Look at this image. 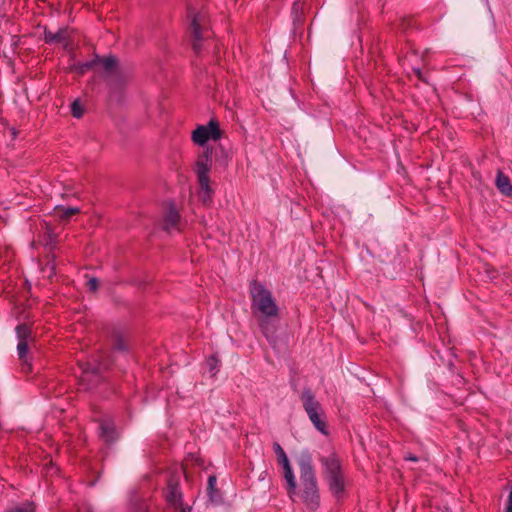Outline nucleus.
Returning <instances> with one entry per match:
<instances>
[{
	"label": "nucleus",
	"mask_w": 512,
	"mask_h": 512,
	"mask_svg": "<svg viewBox=\"0 0 512 512\" xmlns=\"http://www.w3.org/2000/svg\"><path fill=\"white\" fill-rule=\"evenodd\" d=\"M300 485L296 487V493L289 496L302 502L306 509L315 511L320 505V494L313 466L309 461L301 460L299 463Z\"/></svg>",
	"instance_id": "obj_1"
},
{
	"label": "nucleus",
	"mask_w": 512,
	"mask_h": 512,
	"mask_svg": "<svg viewBox=\"0 0 512 512\" xmlns=\"http://www.w3.org/2000/svg\"><path fill=\"white\" fill-rule=\"evenodd\" d=\"M253 313H259L264 318L278 316L279 308L271 294L261 283L252 281L249 285Z\"/></svg>",
	"instance_id": "obj_2"
},
{
	"label": "nucleus",
	"mask_w": 512,
	"mask_h": 512,
	"mask_svg": "<svg viewBox=\"0 0 512 512\" xmlns=\"http://www.w3.org/2000/svg\"><path fill=\"white\" fill-rule=\"evenodd\" d=\"M321 463L325 469L324 475L328 482L329 490L336 498H340L345 491L346 485L340 459L335 453L331 452L321 457Z\"/></svg>",
	"instance_id": "obj_3"
},
{
	"label": "nucleus",
	"mask_w": 512,
	"mask_h": 512,
	"mask_svg": "<svg viewBox=\"0 0 512 512\" xmlns=\"http://www.w3.org/2000/svg\"><path fill=\"white\" fill-rule=\"evenodd\" d=\"M211 166L212 150L207 148L201 155L198 156L195 163V173L197 175L199 184L198 196L204 204H207L211 201L212 195L214 193L209 178Z\"/></svg>",
	"instance_id": "obj_4"
},
{
	"label": "nucleus",
	"mask_w": 512,
	"mask_h": 512,
	"mask_svg": "<svg viewBox=\"0 0 512 512\" xmlns=\"http://www.w3.org/2000/svg\"><path fill=\"white\" fill-rule=\"evenodd\" d=\"M188 17L191 21L190 29L192 33V46L196 53L201 50V41L208 40L212 36V33L208 29V23L206 14L203 12H196L193 9H189Z\"/></svg>",
	"instance_id": "obj_5"
},
{
	"label": "nucleus",
	"mask_w": 512,
	"mask_h": 512,
	"mask_svg": "<svg viewBox=\"0 0 512 512\" xmlns=\"http://www.w3.org/2000/svg\"><path fill=\"white\" fill-rule=\"evenodd\" d=\"M301 401L310 421L315 428L323 434H327L326 423L323 420L324 412L320 403L315 399L310 390H305L301 394Z\"/></svg>",
	"instance_id": "obj_6"
},
{
	"label": "nucleus",
	"mask_w": 512,
	"mask_h": 512,
	"mask_svg": "<svg viewBox=\"0 0 512 512\" xmlns=\"http://www.w3.org/2000/svg\"><path fill=\"white\" fill-rule=\"evenodd\" d=\"M219 124L215 120H210L207 125H200L192 132V140L199 146H204L209 140H218L221 138Z\"/></svg>",
	"instance_id": "obj_7"
},
{
	"label": "nucleus",
	"mask_w": 512,
	"mask_h": 512,
	"mask_svg": "<svg viewBox=\"0 0 512 512\" xmlns=\"http://www.w3.org/2000/svg\"><path fill=\"white\" fill-rule=\"evenodd\" d=\"M108 366L109 365L106 361H100L98 358H93L92 361L80 364V367L85 376L96 374L100 370L108 368Z\"/></svg>",
	"instance_id": "obj_8"
},
{
	"label": "nucleus",
	"mask_w": 512,
	"mask_h": 512,
	"mask_svg": "<svg viewBox=\"0 0 512 512\" xmlns=\"http://www.w3.org/2000/svg\"><path fill=\"white\" fill-rule=\"evenodd\" d=\"M180 221V215L174 206H169L164 215V228L170 231L176 228Z\"/></svg>",
	"instance_id": "obj_9"
},
{
	"label": "nucleus",
	"mask_w": 512,
	"mask_h": 512,
	"mask_svg": "<svg viewBox=\"0 0 512 512\" xmlns=\"http://www.w3.org/2000/svg\"><path fill=\"white\" fill-rule=\"evenodd\" d=\"M498 190L507 197H512V184L508 176L499 171L495 181Z\"/></svg>",
	"instance_id": "obj_10"
},
{
	"label": "nucleus",
	"mask_w": 512,
	"mask_h": 512,
	"mask_svg": "<svg viewBox=\"0 0 512 512\" xmlns=\"http://www.w3.org/2000/svg\"><path fill=\"white\" fill-rule=\"evenodd\" d=\"M28 345H29V342L24 341V340L18 341V345H17V352H18L19 360L22 363V370L26 373L31 371V365L27 358Z\"/></svg>",
	"instance_id": "obj_11"
},
{
	"label": "nucleus",
	"mask_w": 512,
	"mask_h": 512,
	"mask_svg": "<svg viewBox=\"0 0 512 512\" xmlns=\"http://www.w3.org/2000/svg\"><path fill=\"white\" fill-rule=\"evenodd\" d=\"M101 437L106 442H111L116 438V431L112 421L103 420L100 423Z\"/></svg>",
	"instance_id": "obj_12"
},
{
	"label": "nucleus",
	"mask_w": 512,
	"mask_h": 512,
	"mask_svg": "<svg viewBox=\"0 0 512 512\" xmlns=\"http://www.w3.org/2000/svg\"><path fill=\"white\" fill-rule=\"evenodd\" d=\"M167 501L176 508L181 509L182 512H189L186 508L181 505V493L177 486H171L166 494Z\"/></svg>",
	"instance_id": "obj_13"
},
{
	"label": "nucleus",
	"mask_w": 512,
	"mask_h": 512,
	"mask_svg": "<svg viewBox=\"0 0 512 512\" xmlns=\"http://www.w3.org/2000/svg\"><path fill=\"white\" fill-rule=\"evenodd\" d=\"M283 470H284V478L287 482L288 486V494L289 493H296V479L293 474L292 468L290 466L289 461L286 463L281 464Z\"/></svg>",
	"instance_id": "obj_14"
},
{
	"label": "nucleus",
	"mask_w": 512,
	"mask_h": 512,
	"mask_svg": "<svg viewBox=\"0 0 512 512\" xmlns=\"http://www.w3.org/2000/svg\"><path fill=\"white\" fill-rule=\"evenodd\" d=\"M79 213V209L78 208H72V207H68V208H64V207H56L55 208V215L57 217H59L60 219H69L70 217H72L73 215Z\"/></svg>",
	"instance_id": "obj_15"
},
{
	"label": "nucleus",
	"mask_w": 512,
	"mask_h": 512,
	"mask_svg": "<svg viewBox=\"0 0 512 512\" xmlns=\"http://www.w3.org/2000/svg\"><path fill=\"white\" fill-rule=\"evenodd\" d=\"M16 332H17L18 341L24 340V341L29 342L31 340V330L28 326L19 325L16 328Z\"/></svg>",
	"instance_id": "obj_16"
},
{
	"label": "nucleus",
	"mask_w": 512,
	"mask_h": 512,
	"mask_svg": "<svg viewBox=\"0 0 512 512\" xmlns=\"http://www.w3.org/2000/svg\"><path fill=\"white\" fill-rule=\"evenodd\" d=\"M273 450L277 456V461L280 465L289 461L285 451L283 450L279 443L276 442L273 444Z\"/></svg>",
	"instance_id": "obj_17"
},
{
	"label": "nucleus",
	"mask_w": 512,
	"mask_h": 512,
	"mask_svg": "<svg viewBox=\"0 0 512 512\" xmlns=\"http://www.w3.org/2000/svg\"><path fill=\"white\" fill-rule=\"evenodd\" d=\"M219 364H220V362H219L218 358H216L215 356H211L207 359L206 366H207L209 372L212 374V376H214L217 373Z\"/></svg>",
	"instance_id": "obj_18"
},
{
	"label": "nucleus",
	"mask_w": 512,
	"mask_h": 512,
	"mask_svg": "<svg viewBox=\"0 0 512 512\" xmlns=\"http://www.w3.org/2000/svg\"><path fill=\"white\" fill-rule=\"evenodd\" d=\"M72 115L76 118H80L83 115V107L78 100H75L71 105Z\"/></svg>",
	"instance_id": "obj_19"
},
{
	"label": "nucleus",
	"mask_w": 512,
	"mask_h": 512,
	"mask_svg": "<svg viewBox=\"0 0 512 512\" xmlns=\"http://www.w3.org/2000/svg\"><path fill=\"white\" fill-rule=\"evenodd\" d=\"M100 63L104 67L105 70H112L116 65V59L113 57H107L100 60Z\"/></svg>",
	"instance_id": "obj_20"
},
{
	"label": "nucleus",
	"mask_w": 512,
	"mask_h": 512,
	"mask_svg": "<svg viewBox=\"0 0 512 512\" xmlns=\"http://www.w3.org/2000/svg\"><path fill=\"white\" fill-rule=\"evenodd\" d=\"M55 35L57 36V43H65L66 40L69 38V31L67 29H61L58 32H56Z\"/></svg>",
	"instance_id": "obj_21"
},
{
	"label": "nucleus",
	"mask_w": 512,
	"mask_h": 512,
	"mask_svg": "<svg viewBox=\"0 0 512 512\" xmlns=\"http://www.w3.org/2000/svg\"><path fill=\"white\" fill-rule=\"evenodd\" d=\"M87 286L90 291L95 292V291H97V289L99 287V282L96 278H90L87 281Z\"/></svg>",
	"instance_id": "obj_22"
},
{
	"label": "nucleus",
	"mask_w": 512,
	"mask_h": 512,
	"mask_svg": "<svg viewBox=\"0 0 512 512\" xmlns=\"http://www.w3.org/2000/svg\"><path fill=\"white\" fill-rule=\"evenodd\" d=\"M56 38H57V36L55 35V33H52V32L45 33V41L48 43H57Z\"/></svg>",
	"instance_id": "obj_23"
},
{
	"label": "nucleus",
	"mask_w": 512,
	"mask_h": 512,
	"mask_svg": "<svg viewBox=\"0 0 512 512\" xmlns=\"http://www.w3.org/2000/svg\"><path fill=\"white\" fill-rule=\"evenodd\" d=\"M485 272H486L487 277H488L489 279H491V280H492V279H494V278H495L496 271H495L493 268H491V267H485Z\"/></svg>",
	"instance_id": "obj_24"
},
{
	"label": "nucleus",
	"mask_w": 512,
	"mask_h": 512,
	"mask_svg": "<svg viewBox=\"0 0 512 512\" xmlns=\"http://www.w3.org/2000/svg\"><path fill=\"white\" fill-rule=\"evenodd\" d=\"M10 512H34V509L31 505H28L25 508H17V509L11 510Z\"/></svg>",
	"instance_id": "obj_25"
},
{
	"label": "nucleus",
	"mask_w": 512,
	"mask_h": 512,
	"mask_svg": "<svg viewBox=\"0 0 512 512\" xmlns=\"http://www.w3.org/2000/svg\"><path fill=\"white\" fill-rule=\"evenodd\" d=\"M115 348L117 350H125L126 348V345L125 343L123 342V340H118L117 343L115 344Z\"/></svg>",
	"instance_id": "obj_26"
},
{
	"label": "nucleus",
	"mask_w": 512,
	"mask_h": 512,
	"mask_svg": "<svg viewBox=\"0 0 512 512\" xmlns=\"http://www.w3.org/2000/svg\"><path fill=\"white\" fill-rule=\"evenodd\" d=\"M215 483H216V477L210 476L209 479H208L209 488L213 489Z\"/></svg>",
	"instance_id": "obj_27"
},
{
	"label": "nucleus",
	"mask_w": 512,
	"mask_h": 512,
	"mask_svg": "<svg viewBox=\"0 0 512 512\" xmlns=\"http://www.w3.org/2000/svg\"><path fill=\"white\" fill-rule=\"evenodd\" d=\"M260 327H261V329H262L263 333H264L265 335H267V333H266V329H267V327H266V322H265L264 320H261V322H260Z\"/></svg>",
	"instance_id": "obj_28"
},
{
	"label": "nucleus",
	"mask_w": 512,
	"mask_h": 512,
	"mask_svg": "<svg viewBox=\"0 0 512 512\" xmlns=\"http://www.w3.org/2000/svg\"><path fill=\"white\" fill-rule=\"evenodd\" d=\"M91 64L87 63L85 64L82 69H81V72H83L86 68H89Z\"/></svg>",
	"instance_id": "obj_29"
},
{
	"label": "nucleus",
	"mask_w": 512,
	"mask_h": 512,
	"mask_svg": "<svg viewBox=\"0 0 512 512\" xmlns=\"http://www.w3.org/2000/svg\"><path fill=\"white\" fill-rule=\"evenodd\" d=\"M408 459L412 460V461H416V457H409Z\"/></svg>",
	"instance_id": "obj_30"
}]
</instances>
